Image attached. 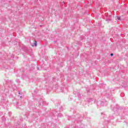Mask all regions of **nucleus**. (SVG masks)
Returning <instances> with one entry per match:
<instances>
[{
  "instance_id": "f257e3e1",
  "label": "nucleus",
  "mask_w": 128,
  "mask_h": 128,
  "mask_svg": "<svg viewBox=\"0 0 128 128\" xmlns=\"http://www.w3.org/2000/svg\"><path fill=\"white\" fill-rule=\"evenodd\" d=\"M121 110H122V108L120 107L118 105H116V106L113 108V111L114 112V114L118 112Z\"/></svg>"
},
{
  "instance_id": "f03ea898",
  "label": "nucleus",
  "mask_w": 128,
  "mask_h": 128,
  "mask_svg": "<svg viewBox=\"0 0 128 128\" xmlns=\"http://www.w3.org/2000/svg\"><path fill=\"white\" fill-rule=\"evenodd\" d=\"M111 20H112V16H109L108 17H107V18H106V22H111Z\"/></svg>"
},
{
  "instance_id": "7ed1b4c3",
  "label": "nucleus",
  "mask_w": 128,
  "mask_h": 128,
  "mask_svg": "<svg viewBox=\"0 0 128 128\" xmlns=\"http://www.w3.org/2000/svg\"><path fill=\"white\" fill-rule=\"evenodd\" d=\"M92 100H94L92 98H88L86 99V102H92Z\"/></svg>"
},
{
  "instance_id": "20e7f679",
  "label": "nucleus",
  "mask_w": 128,
  "mask_h": 128,
  "mask_svg": "<svg viewBox=\"0 0 128 128\" xmlns=\"http://www.w3.org/2000/svg\"><path fill=\"white\" fill-rule=\"evenodd\" d=\"M34 44V46H38V44L36 43V41H35Z\"/></svg>"
},
{
  "instance_id": "39448f33",
  "label": "nucleus",
  "mask_w": 128,
  "mask_h": 128,
  "mask_svg": "<svg viewBox=\"0 0 128 128\" xmlns=\"http://www.w3.org/2000/svg\"><path fill=\"white\" fill-rule=\"evenodd\" d=\"M117 19L118 20H120V16H117Z\"/></svg>"
},
{
  "instance_id": "423d86ee",
  "label": "nucleus",
  "mask_w": 128,
  "mask_h": 128,
  "mask_svg": "<svg viewBox=\"0 0 128 128\" xmlns=\"http://www.w3.org/2000/svg\"><path fill=\"white\" fill-rule=\"evenodd\" d=\"M90 90H87V93L88 94H90Z\"/></svg>"
},
{
  "instance_id": "0eeeda50",
  "label": "nucleus",
  "mask_w": 128,
  "mask_h": 128,
  "mask_svg": "<svg viewBox=\"0 0 128 128\" xmlns=\"http://www.w3.org/2000/svg\"><path fill=\"white\" fill-rule=\"evenodd\" d=\"M58 116H60V118H61V116H62V114H58Z\"/></svg>"
},
{
  "instance_id": "6e6552de",
  "label": "nucleus",
  "mask_w": 128,
  "mask_h": 128,
  "mask_svg": "<svg viewBox=\"0 0 128 128\" xmlns=\"http://www.w3.org/2000/svg\"><path fill=\"white\" fill-rule=\"evenodd\" d=\"M16 82H20V80L16 79Z\"/></svg>"
},
{
  "instance_id": "1a4fd4ad",
  "label": "nucleus",
  "mask_w": 128,
  "mask_h": 128,
  "mask_svg": "<svg viewBox=\"0 0 128 128\" xmlns=\"http://www.w3.org/2000/svg\"><path fill=\"white\" fill-rule=\"evenodd\" d=\"M78 97H79V98H82V94H78Z\"/></svg>"
},
{
  "instance_id": "9d476101",
  "label": "nucleus",
  "mask_w": 128,
  "mask_h": 128,
  "mask_svg": "<svg viewBox=\"0 0 128 128\" xmlns=\"http://www.w3.org/2000/svg\"><path fill=\"white\" fill-rule=\"evenodd\" d=\"M110 56H114V54H112V53H111V54H110Z\"/></svg>"
},
{
  "instance_id": "9b49d317",
  "label": "nucleus",
  "mask_w": 128,
  "mask_h": 128,
  "mask_svg": "<svg viewBox=\"0 0 128 128\" xmlns=\"http://www.w3.org/2000/svg\"><path fill=\"white\" fill-rule=\"evenodd\" d=\"M37 70H40V68L39 67H37Z\"/></svg>"
},
{
  "instance_id": "f8f14e48",
  "label": "nucleus",
  "mask_w": 128,
  "mask_h": 128,
  "mask_svg": "<svg viewBox=\"0 0 128 128\" xmlns=\"http://www.w3.org/2000/svg\"><path fill=\"white\" fill-rule=\"evenodd\" d=\"M124 122H125L126 124H128V122H126V121H124Z\"/></svg>"
},
{
  "instance_id": "ddd939ff",
  "label": "nucleus",
  "mask_w": 128,
  "mask_h": 128,
  "mask_svg": "<svg viewBox=\"0 0 128 128\" xmlns=\"http://www.w3.org/2000/svg\"><path fill=\"white\" fill-rule=\"evenodd\" d=\"M26 50H28V48H26Z\"/></svg>"
},
{
  "instance_id": "4468645a",
  "label": "nucleus",
  "mask_w": 128,
  "mask_h": 128,
  "mask_svg": "<svg viewBox=\"0 0 128 128\" xmlns=\"http://www.w3.org/2000/svg\"><path fill=\"white\" fill-rule=\"evenodd\" d=\"M102 114H104L102 113Z\"/></svg>"
},
{
  "instance_id": "2eb2a0df",
  "label": "nucleus",
  "mask_w": 128,
  "mask_h": 128,
  "mask_svg": "<svg viewBox=\"0 0 128 128\" xmlns=\"http://www.w3.org/2000/svg\"><path fill=\"white\" fill-rule=\"evenodd\" d=\"M101 104H102V103Z\"/></svg>"
}]
</instances>
